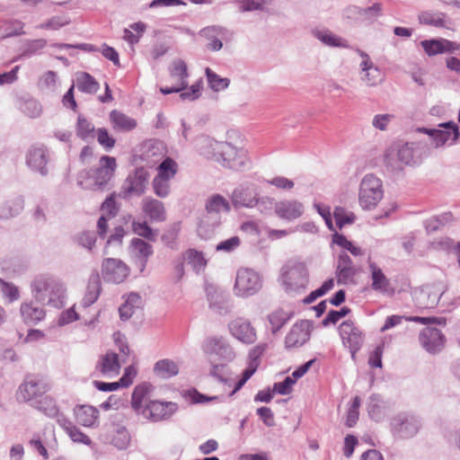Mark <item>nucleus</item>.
<instances>
[{"label": "nucleus", "mask_w": 460, "mask_h": 460, "mask_svg": "<svg viewBox=\"0 0 460 460\" xmlns=\"http://www.w3.org/2000/svg\"><path fill=\"white\" fill-rule=\"evenodd\" d=\"M35 302L61 308L66 303L65 284L57 277L43 273L36 275L30 284Z\"/></svg>", "instance_id": "nucleus-1"}, {"label": "nucleus", "mask_w": 460, "mask_h": 460, "mask_svg": "<svg viewBox=\"0 0 460 460\" xmlns=\"http://www.w3.org/2000/svg\"><path fill=\"white\" fill-rule=\"evenodd\" d=\"M117 168L116 159L102 155L100 167L81 171L77 175V184L84 190L104 191L110 189V181Z\"/></svg>", "instance_id": "nucleus-2"}, {"label": "nucleus", "mask_w": 460, "mask_h": 460, "mask_svg": "<svg viewBox=\"0 0 460 460\" xmlns=\"http://www.w3.org/2000/svg\"><path fill=\"white\" fill-rule=\"evenodd\" d=\"M203 352L210 358H216L221 360V364L212 363L211 376L221 382H225L224 374L226 364L234 360L236 353L229 341L223 336H212L207 338L202 343Z\"/></svg>", "instance_id": "nucleus-3"}, {"label": "nucleus", "mask_w": 460, "mask_h": 460, "mask_svg": "<svg viewBox=\"0 0 460 460\" xmlns=\"http://www.w3.org/2000/svg\"><path fill=\"white\" fill-rule=\"evenodd\" d=\"M280 281L289 295L303 293L309 284V271L305 262L291 260L280 270Z\"/></svg>", "instance_id": "nucleus-4"}, {"label": "nucleus", "mask_w": 460, "mask_h": 460, "mask_svg": "<svg viewBox=\"0 0 460 460\" xmlns=\"http://www.w3.org/2000/svg\"><path fill=\"white\" fill-rule=\"evenodd\" d=\"M384 197L382 181L372 173L366 174L360 182L358 202L364 210H372Z\"/></svg>", "instance_id": "nucleus-5"}, {"label": "nucleus", "mask_w": 460, "mask_h": 460, "mask_svg": "<svg viewBox=\"0 0 460 460\" xmlns=\"http://www.w3.org/2000/svg\"><path fill=\"white\" fill-rule=\"evenodd\" d=\"M262 288L261 275L249 268H241L236 272L234 292L240 297H249L257 294Z\"/></svg>", "instance_id": "nucleus-6"}, {"label": "nucleus", "mask_w": 460, "mask_h": 460, "mask_svg": "<svg viewBox=\"0 0 460 460\" xmlns=\"http://www.w3.org/2000/svg\"><path fill=\"white\" fill-rule=\"evenodd\" d=\"M420 428V420L409 412H399L390 420V431L397 438H412L419 432Z\"/></svg>", "instance_id": "nucleus-7"}, {"label": "nucleus", "mask_w": 460, "mask_h": 460, "mask_svg": "<svg viewBox=\"0 0 460 460\" xmlns=\"http://www.w3.org/2000/svg\"><path fill=\"white\" fill-rule=\"evenodd\" d=\"M222 147L217 162L222 166L234 171H243L249 167L250 159L245 149L237 148L228 142H225Z\"/></svg>", "instance_id": "nucleus-8"}, {"label": "nucleus", "mask_w": 460, "mask_h": 460, "mask_svg": "<svg viewBox=\"0 0 460 460\" xmlns=\"http://www.w3.org/2000/svg\"><path fill=\"white\" fill-rule=\"evenodd\" d=\"M49 388V384L44 377L34 375L27 376L18 388L17 400L31 402L45 394Z\"/></svg>", "instance_id": "nucleus-9"}, {"label": "nucleus", "mask_w": 460, "mask_h": 460, "mask_svg": "<svg viewBox=\"0 0 460 460\" xmlns=\"http://www.w3.org/2000/svg\"><path fill=\"white\" fill-rule=\"evenodd\" d=\"M148 178L149 172L144 167L135 169L122 185L121 197L127 199L142 196L146 192Z\"/></svg>", "instance_id": "nucleus-10"}, {"label": "nucleus", "mask_w": 460, "mask_h": 460, "mask_svg": "<svg viewBox=\"0 0 460 460\" xmlns=\"http://www.w3.org/2000/svg\"><path fill=\"white\" fill-rule=\"evenodd\" d=\"M439 128H420V131L429 135L434 141L436 147H440L447 143L450 146L455 145L459 137L460 130L458 125L455 121H447L440 123Z\"/></svg>", "instance_id": "nucleus-11"}, {"label": "nucleus", "mask_w": 460, "mask_h": 460, "mask_svg": "<svg viewBox=\"0 0 460 460\" xmlns=\"http://www.w3.org/2000/svg\"><path fill=\"white\" fill-rule=\"evenodd\" d=\"M49 161V151L43 145L31 146L25 155V164L28 168L43 177L49 174L48 164Z\"/></svg>", "instance_id": "nucleus-12"}, {"label": "nucleus", "mask_w": 460, "mask_h": 460, "mask_svg": "<svg viewBox=\"0 0 460 460\" xmlns=\"http://www.w3.org/2000/svg\"><path fill=\"white\" fill-rule=\"evenodd\" d=\"M357 52L361 58L359 64L360 80L369 87L377 86L382 84L385 79V75L381 69L374 65L367 53L361 49H357Z\"/></svg>", "instance_id": "nucleus-13"}, {"label": "nucleus", "mask_w": 460, "mask_h": 460, "mask_svg": "<svg viewBox=\"0 0 460 460\" xmlns=\"http://www.w3.org/2000/svg\"><path fill=\"white\" fill-rule=\"evenodd\" d=\"M258 193V188L254 183L243 182L233 190L230 196L231 204L235 209L253 208Z\"/></svg>", "instance_id": "nucleus-14"}, {"label": "nucleus", "mask_w": 460, "mask_h": 460, "mask_svg": "<svg viewBox=\"0 0 460 460\" xmlns=\"http://www.w3.org/2000/svg\"><path fill=\"white\" fill-rule=\"evenodd\" d=\"M419 342L425 351L435 355L444 349L446 337L438 328L425 327L419 333Z\"/></svg>", "instance_id": "nucleus-15"}, {"label": "nucleus", "mask_w": 460, "mask_h": 460, "mask_svg": "<svg viewBox=\"0 0 460 460\" xmlns=\"http://www.w3.org/2000/svg\"><path fill=\"white\" fill-rule=\"evenodd\" d=\"M102 275L104 281L119 284L129 275V268L119 259L108 258L102 263Z\"/></svg>", "instance_id": "nucleus-16"}, {"label": "nucleus", "mask_w": 460, "mask_h": 460, "mask_svg": "<svg viewBox=\"0 0 460 460\" xmlns=\"http://www.w3.org/2000/svg\"><path fill=\"white\" fill-rule=\"evenodd\" d=\"M227 328L231 336L243 344L250 345L257 340L254 327L245 318L237 317L233 319L228 323Z\"/></svg>", "instance_id": "nucleus-17"}, {"label": "nucleus", "mask_w": 460, "mask_h": 460, "mask_svg": "<svg viewBox=\"0 0 460 460\" xmlns=\"http://www.w3.org/2000/svg\"><path fill=\"white\" fill-rule=\"evenodd\" d=\"M339 332L343 345L349 349L351 358L355 359L356 353L360 349L364 341L362 332L351 321H345L340 325Z\"/></svg>", "instance_id": "nucleus-18"}, {"label": "nucleus", "mask_w": 460, "mask_h": 460, "mask_svg": "<svg viewBox=\"0 0 460 460\" xmlns=\"http://www.w3.org/2000/svg\"><path fill=\"white\" fill-rule=\"evenodd\" d=\"M177 409L175 402L151 401L146 405L143 414L153 421H159L170 418Z\"/></svg>", "instance_id": "nucleus-19"}, {"label": "nucleus", "mask_w": 460, "mask_h": 460, "mask_svg": "<svg viewBox=\"0 0 460 460\" xmlns=\"http://www.w3.org/2000/svg\"><path fill=\"white\" fill-rule=\"evenodd\" d=\"M193 144L199 155L208 159L218 162L220 153L223 149L222 146L225 142H219L208 136L200 135L195 138Z\"/></svg>", "instance_id": "nucleus-20"}, {"label": "nucleus", "mask_w": 460, "mask_h": 460, "mask_svg": "<svg viewBox=\"0 0 460 460\" xmlns=\"http://www.w3.org/2000/svg\"><path fill=\"white\" fill-rule=\"evenodd\" d=\"M305 212L304 204L297 199H282L277 202L276 216L283 220L294 221Z\"/></svg>", "instance_id": "nucleus-21"}, {"label": "nucleus", "mask_w": 460, "mask_h": 460, "mask_svg": "<svg viewBox=\"0 0 460 460\" xmlns=\"http://www.w3.org/2000/svg\"><path fill=\"white\" fill-rule=\"evenodd\" d=\"M207 296L209 308L217 314L226 315L232 310L229 296L222 290L214 288H207Z\"/></svg>", "instance_id": "nucleus-22"}, {"label": "nucleus", "mask_w": 460, "mask_h": 460, "mask_svg": "<svg viewBox=\"0 0 460 460\" xmlns=\"http://www.w3.org/2000/svg\"><path fill=\"white\" fill-rule=\"evenodd\" d=\"M309 322L301 321L293 325L285 339L287 348H298L304 345L310 338Z\"/></svg>", "instance_id": "nucleus-23"}, {"label": "nucleus", "mask_w": 460, "mask_h": 460, "mask_svg": "<svg viewBox=\"0 0 460 460\" xmlns=\"http://www.w3.org/2000/svg\"><path fill=\"white\" fill-rule=\"evenodd\" d=\"M131 253L139 271L144 272L149 257L153 254V247L140 238H133L130 243Z\"/></svg>", "instance_id": "nucleus-24"}, {"label": "nucleus", "mask_w": 460, "mask_h": 460, "mask_svg": "<svg viewBox=\"0 0 460 460\" xmlns=\"http://www.w3.org/2000/svg\"><path fill=\"white\" fill-rule=\"evenodd\" d=\"M141 208L151 222L160 223L166 220V210L164 203L151 196L142 199Z\"/></svg>", "instance_id": "nucleus-25"}, {"label": "nucleus", "mask_w": 460, "mask_h": 460, "mask_svg": "<svg viewBox=\"0 0 460 460\" xmlns=\"http://www.w3.org/2000/svg\"><path fill=\"white\" fill-rule=\"evenodd\" d=\"M226 29L219 25H210L201 29L199 35L208 40L207 49L219 51L223 48L222 40L226 38Z\"/></svg>", "instance_id": "nucleus-26"}, {"label": "nucleus", "mask_w": 460, "mask_h": 460, "mask_svg": "<svg viewBox=\"0 0 460 460\" xmlns=\"http://www.w3.org/2000/svg\"><path fill=\"white\" fill-rule=\"evenodd\" d=\"M441 296L442 292L440 289L434 286H425L414 292V300L420 308H434Z\"/></svg>", "instance_id": "nucleus-27"}, {"label": "nucleus", "mask_w": 460, "mask_h": 460, "mask_svg": "<svg viewBox=\"0 0 460 460\" xmlns=\"http://www.w3.org/2000/svg\"><path fill=\"white\" fill-rule=\"evenodd\" d=\"M314 38L321 41L323 45L331 48L349 49L350 45L348 40L342 38L326 28H314L311 31Z\"/></svg>", "instance_id": "nucleus-28"}, {"label": "nucleus", "mask_w": 460, "mask_h": 460, "mask_svg": "<svg viewBox=\"0 0 460 460\" xmlns=\"http://www.w3.org/2000/svg\"><path fill=\"white\" fill-rule=\"evenodd\" d=\"M20 314L25 324L35 325L45 318L46 311L34 301L29 300L21 304Z\"/></svg>", "instance_id": "nucleus-29"}, {"label": "nucleus", "mask_w": 460, "mask_h": 460, "mask_svg": "<svg viewBox=\"0 0 460 460\" xmlns=\"http://www.w3.org/2000/svg\"><path fill=\"white\" fill-rule=\"evenodd\" d=\"M120 364L115 352H107L102 356L96 364L95 370L104 377L112 378L119 375Z\"/></svg>", "instance_id": "nucleus-30"}, {"label": "nucleus", "mask_w": 460, "mask_h": 460, "mask_svg": "<svg viewBox=\"0 0 460 460\" xmlns=\"http://www.w3.org/2000/svg\"><path fill=\"white\" fill-rule=\"evenodd\" d=\"M420 45L429 56L451 53L459 49L456 42L445 39L425 40L420 42Z\"/></svg>", "instance_id": "nucleus-31"}, {"label": "nucleus", "mask_w": 460, "mask_h": 460, "mask_svg": "<svg viewBox=\"0 0 460 460\" xmlns=\"http://www.w3.org/2000/svg\"><path fill=\"white\" fill-rule=\"evenodd\" d=\"M388 410V403L379 394H373L368 397L367 411L372 420L376 422L383 421L387 416Z\"/></svg>", "instance_id": "nucleus-32"}, {"label": "nucleus", "mask_w": 460, "mask_h": 460, "mask_svg": "<svg viewBox=\"0 0 460 460\" xmlns=\"http://www.w3.org/2000/svg\"><path fill=\"white\" fill-rule=\"evenodd\" d=\"M74 414L76 421L88 428H93L99 422V411L91 405H77L74 409Z\"/></svg>", "instance_id": "nucleus-33"}, {"label": "nucleus", "mask_w": 460, "mask_h": 460, "mask_svg": "<svg viewBox=\"0 0 460 460\" xmlns=\"http://www.w3.org/2000/svg\"><path fill=\"white\" fill-rule=\"evenodd\" d=\"M368 268L371 275L372 289L381 294H390V280L383 270L373 261L369 262Z\"/></svg>", "instance_id": "nucleus-34"}, {"label": "nucleus", "mask_w": 460, "mask_h": 460, "mask_svg": "<svg viewBox=\"0 0 460 460\" xmlns=\"http://www.w3.org/2000/svg\"><path fill=\"white\" fill-rule=\"evenodd\" d=\"M40 409L43 411L47 416L56 418L57 423L66 431V433L75 425L63 413L58 411V407L50 398H44V400L40 402Z\"/></svg>", "instance_id": "nucleus-35"}, {"label": "nucleus", "mask_w": 460, "mask_h": 460, "mask_svg": "<svg viewBox=\"0 0 460 460\" xmlns=\"http://www.w3.org/2000/svg\"><path fill=\"white\" fill-rule=\"evenodd\" d=\"M169 75L175 84L186 90L188 88V66L184 60L177 58L172 61L169 68Z\"/></svg>", "instance_id": "nucleus-36"}, {"label": "nucleus", "mask_w": 460, "mask_h": 460, "mask_svg": "<svg viewBox=\"0 0 460 460\" xmlns=\"http://www.w3.org/2000/svg\"><path fill=\"white\" fill-rule=\"evenodd\" d=\"M164 155V144L157 140H150L146 142L143 146V152L141 154V159L146 163V164L153 165L160 161Z\"/></svg>", "instance_id": "nucleus-37"}, {"label": "nucleus", "mask_w": 460, "mask_h": 460, "mask_svg": "<svg viewBox=\"0 0 460 460\" xmlns=\"http://www.w3.org/2000/svg\"><path fill=\"white\" fill-rule=\"evenodd\" d=\"M419 22L421 24L436 28L448 29L451 26V20L444 13L438 11H423L419 14Z\"/></svg>", "instance_id": "nucleus-38"}, {"label": "nucleus", "mask_w": 460, "mask_h": 460, "mask_svg": "<svg viewBox=\"0 0 460 460\" xmlns=\"http://www.w3.org/2000/svg\"><path fill=\"white\" fill-rule=\"evenodd\" d=\"M110 119L112 128L117 131L128 132L133 130L137 125L135 119L116 110L111 111Z\"/></svg>", "instance_id": "nucleus-39"}, {"label": "nucleus", "mask_w": 460, "mask_h": 460, "mask_svg": "<svg viewBox=\"0 0 460 460\" xmlns=\"http://www.w3.org/2000/svg\"><path fill=\"white\" fill-rule=\"evenodd\" d=\"M24 208V199L22 196H15L7 199L0 206V219H8L18 216Z\"/></svg>", "instance_id": "nucleus-40"}, {"label": "nucleus", "mask_w": 460, "mask_h": 460, "mask_svg": "<svg viewBox=\"0 0 460 460\" xmlns=\"http://www.w3.org/2000/svg\"><path fill=\"white\" fill-rule=\"evenodd\" d=\"M155 374L164 379L175 376L179 373V367L172 359L164 358L158 360L154 366Z\"/></svg>", "instance_id": "nucleus-41"}, {"label": "nucleus", "mask_w": 460, "mask_h": 460, "mask_svg": "<svg viewBox=\"0 0 460 460\" xmlns=\"http://www.w3.org/2000/svg\"><path fill=\"white\" fill-rule=\"evenodd\" d=\"M142 298L137 293H130L125 303L119 308V317L122 321L128 320L136 309H138L141 306Z\"/></svg>", "instance_id": "nucleus-42"}, {"label": "nucleus", "mask_w": 460, "mask_h": 460, "mask_svg": "<svg viewBox=\"0 0 460 460\" xmlns=\"http://www.w3.org/2000/svg\"><path fill=\"white\" fill-rule=\"evenodd\" d=\"M77 89L85 93H95L99 90V83L86 72H79L75 77Z\"/></svg>", "instance_id": "nucleus-43"}, {"label": "nucleus", "mask_w": 460, "mask_h": 460, "mask_svg": "<svg viewBox=\"0 0 460 460\" xmlns=\"http://www.w3.org/2000/svg\"><path fill=\"white\" fill-rule=\"evenodd\" d=\"M101 293V280L98 276L90 279L86 292L83 297L82 305L84 307L92 305L98 299Z\"/></svg>", "instance_id": "nucleus-44"}, {"label": "nucleus", "mask_w": 460, "mask_h": 460, "mask_svg": "<svg viewBox=\"0 0 460 460\" xmlns=\"http://www.w3.org/2000/svg\"><path fill=\"white\" fill-rule=\"evenodd\" d=\"M206 210L208 213L229 212L231 204L220 194H214L206 202Z\"/></svg>", "instance_id": "nucleus-45"}, {"label": "nucleus", "mask_w": 460, "mask_h": 460, "mask_svg": "<svg viewBox=\"0 0 460 460\" xmlns=\"http://www.w3.org/2000/svg\"><path fill=\"white\" fill-rule=\"evenodd\" d=\"M17 106L22 113L30 118H38L42 112L40 103L32 98L20 99Z\"/></svg>", "instance_id": "nucleus-46"}, {"label": "nucleus", "mask_w": 460, "mask_h": 460, "mask_svg": "<svg viewBox=\"0 0 460 460\" xmlns=\"http://www.w3.org/2000/svg\"><path fill=\"white\" fill-rule=\"evenodd\" d=\"M277 202L274 198L261 196L260 193H258L253 203V208H256L261 215L270 216L273 212L276 214Z\"/></svg>", "instance_id": "nucleus-47"}, {"label": "nucleus", "mask_w": 460, "mask_h": 460, "mask_svg": "<svg viewBox=\"0 0 460 460\" xmlns=\"http://www.w3.org/2000/svg\"><path fill=\"white\" fill-rule=\"evenodd\" d=\"M111 443L119 449H125L129 445L130 436L127 429L119 425H112Z\"/></svg>", "instance_id": "nucleus-48"}, {"label": "nucleus", "mask_w": 460, "mask_h": 460, "mask_svg": "<svg viewBox=\"0 0 460 460\" xmlns=\"http://www.w3.org/2000/svg\"><path fill=\"white\" fill-rule=\"evenodd\" d=\"M383 4L376 2L368 7H361V22L374 23L379 17L383 15Z\"/></svg>", "instance_id": "nucleus-49"}, {"label": "nucleus", "mask_w": 460, "mask_h": 460, "mask_svg": "<svg viewBox=\"0 0 460 460\" xmlns=\"http://www.w3.org/2000/svg\"><path fill=\"white\" fill-rule=\"evenodd\" d=\"M76 134L83 140H90L95 137V128L93 124L79 115L76 123Z\"/></svg>", "instance_id": "nucleus-50"}, {"label": "nucleus", "mask_w": 460, "mask_h": 460, "mask_svg": "<svg viewBox=\"0 0 460 460\" xmlns=\"http://www.w3.org/2000/svg\"><path fill=\"white\" fill-rule=\"evenodd\" d=\"M177 163L171 157H165L157 167L156 176L172 180L177 173Z\"/></svg>", "instance_id": "nucleus-51"}, {"label": "nucleus", "mask_w": 460, "mask_h": 460, "mask_svg": "<svg viewBox=\"0 0 460 460\" xmlns=\"http://www.w3.org/2000/svg\"><path fill=\"white\" fill-rule=\"evenodd\" d=\"M207 80L209 87L215 92L226 90L230 84V80L226 77H221L217 73L207 67L205 70Z\"/></svg>", "instance_id": "nucleus-52"}, {"label": "nucleus", "mask_w": 460, "mask_h": 460, "mask_svg": "<svg viewBox=\"0 0 460 460\" xmlns=\"http://www.w3.org/2000/svg\"><path fill=\"white\" fill-rule=\"evenodd\" d=\"M47 40L44 39L27 40L24 41L22 58H31L41 53V50L47 46Z\"/></svg>", "instance_id": "nucleus-53"}, {"label": "nucleus", "mask_w": 460, "mask_h": 460, "mask_svg": "<svg viewBox=\"0 0 460 460\" xmlns=\"http://www.w3.org/2000/svg\"><path fill=\"white\" fill-rule=\"evenodd\" d=\"M0 293L9 304L19 300L21 296L19 288L16 285L2 279H0Z\"/></svg>", "instance_id": "nucleus-54"}, {"label": "nucleus", "mask_w": 460, "mask_h": 460, "mask_svg": "<svg viewBox=\"0 0 460 460\" xmlns=\"http://www.w3.org/2000/svg\"><path fill=\"white\" fill-rule=\"evenodd\" d=\"M453 216L450 212L432 217L424 222L425 228L428 232L438 231L441 226L451 222Z\"/></svg>", "instance_id": "nucleus-55"}, {"label": "nucleus", "mask_w": 460, "mask_h": 460, "mask_svg": "<svg viewBox=\"0 0 460 460\" xmlns=\"http://www.w3.org/2000/svg\"><path fill=\"white\" fill-rule=\"evenodd\" d=\"M332 243L341 246L345 251L349 252L354 256L364 255L363 250L360 247L356 246L352 242L349 241L343 234L335 233L332 235Z\"/></svg>", "instance_id": "nucleus-56"}, {"label": "nucleus", "mask_w": 460, "mask_h": 460, "mask_svg": "<svg viewBox=\"0 0 460 460\" xmlns=\"http://www.w3.org/2000/svg\"><path fill=\"white\" fill-rule=\"evenodd\" d=\"M171 180L155 176L152 181L154 193L161 199L167 198L171 193Z\"/></svg>", "instance_id": "nucleus-57"}, {"label": "nucleus", "mask_w": 460, "mask_h": 460, "mask_svg": "<svg viewBox=\"0 0 460 460\" xmlns=\"http://www.w3.org/2000/svg\"><path fill=\"white\" fill-rule=\"evenodd\" d=\"M333 217L337 226L341 229L346 225L355 222L356 216L353 212L345 209L342 207H336L333 211Z\"/></svg>", "instance_id": "nucleus-58"}, {"label": "nucleus", "mask_w": 460, "mask_h": 460, "mask_svg": "<svg viewBox=\"0 0 460 460\" xmlns=\"http://www.w3.org/2000/svg\"><path fill=\"white\" fill-rule=\"evenodd\" d=\"M150 385L143 383L135 387L131 396V405L135 410H139L149 393Z\"/></svg>", "instance_id": "nucleus-59"}, {"label": "nucleus", "mask_w": 460, "mask_h": 460, "mask_svg": "<svg viewBox=\"0 0 460 460\" xmlns=\"http://www.w3.org/2000/svg\"><path fill=\"white\" fill-rule=\"evenodd\" d=\"M186 261L196 272L201 271L206 266V260L202 252L196 250L187 251Z\"/></svg>", "instance_id": "nucleus-60"}, {"label": "nucleus", "mask_w": 460, "mask_h": 460, "mask_svg": "<svg viewBox=\"0 0 460 460\" xmlns=\"http://www.w3.org/2000/svg\"><path fill=\"white\" fill-rule=\"evenodd\" d=\"M385 164L393 172H399L404 168L395 155V147H390L385 155Z\"/></svg>", "instance_id": "nucleus-61"}, {"label": "nucleus", "mask_w": 460, "mask_h": 460, "mask_svg": "<svg viewBox=\"0 0 460 460\" xmlns=\"http://www.w3.org/2000/svg\"><path fill=\"white\" fill-rule=\"evenodd\" d=\"M333 287H334L333 279H329L325 280L319 288L315 289L314 291L311 292L307 296H305L304 298L303 302L306 305H309V304L313 303L318 297L325 295L328 291L332 289Z\"/></svg>", "instance_id": "nucleus-62"}, {"label": "nucleus", "mask_w": 460, "mask_h": 460, "mask_svg": "<svg viewBox=\"0 0 460 460\" xmlns=\"http://www.w3.org/2000/svg\"><path fill=\"white\" fill-rule=\"evenodd\" d=\"M70 22V19L66 15H57L49 19L47 22L38 25L39 29L58 30Z\"/></svg>", "instance_id": "nucleus-63"}, {"label": "nucleus", "mask_w": 460, "mask_h": 460, "mask_svg": "<svg viewBox=\"0 0 460 460\" xmlns=\"http://www.w3.org/2000/svg\"><path fill=\"white\" fill-rule=\"evenodd\" d=\"M394 115L390 113H378L372 119V127L381 131H386L390 123L394 120Z\"/></svg>", "instance_id": "nucleus-64"}]
</instances>
